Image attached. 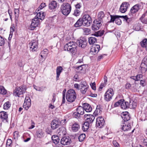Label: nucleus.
<instances>
[{
	"label": "nucleus",
	"mask_w": 147,
	"mask_h": 147,
	"mask_svg": "<svg viewBox=\"0 0 147 147\" xmlns=\"http://www.w3.org/2000/svg\"><path fill=\"white\" fill-rule=\"evenodd\" d=\"M77 44L75 42H70L66 44L64 46L65 51H67L71 53H74L76 51Z\"/></svg>",
	"instance_id": "nucleus-1"
},
{
	"label": "nucleus",
	"mask_w": 147,
	"mask_h": 147,
	"mask_svg": "<svg viewBox=\"0 0 147 147\" xmlns=\"http://www.w3.org/2000/svg\"><path fill=\"white\" fill-rule=\"evenodd\" d=\"M66 98L68 102H72L74 101L76 98V95L74 90L72 89L68 90L66 93Z\"/></svg>",
	"instance_id": "nucleus-2"
},
{
	"label": "nucleus",
	"mask_w": 147,
	"mask_h": 147,
	"mask_svg": "<svg viewBox=\"0 0 147 147\" xmlns=\"http://www.w3.org/2000/svg\"><path fill=\"white\" fill-rule=\"evenodd\" d=\"M26 90L25 86H20L16 87L14 90L13 94L16 96L19 97L20 95L23 94Z\"/></svg>",
	"instance_id": "nucleus-3"
},
{
	"label": "nucleus",
	"mask_w": 147,
	"mask_h": 147,
	"mask_svg": "<svg viewBox=\"0 0 147 147\" xmlns=\"http://www.w3.org/2000/svg\"><path fill=\"white\" fill-rule=\"evenodd\" d=\"M71 10V7L68 3H63L61 7V10L62 13L64 15L67 16L70 13Z\"/></svg>",
	"instance_id": "nucleus-4"
},
{
	"label": "nucleus",
	"mask_w": 147,
	"mask_h": 147,
	"mask_svg": "<svg viewBox=\"0 0 147 147\" xmlns=\"http://www.w3.org/2000/svg\"><path fill=\"white\" fill-rule=\"evenodd\" d=\"M84 24V26H89L91 24L92 20L91 17L88 14L83 15L81 18Z\"/></svg>",
	"instance_id": "nucleus-5"
},
{
	"label": "nucleus",
	"mask_w": 147,
	"mask_h": 147,
	"mask_svg": "<svg viewBox=\"0 0 147 147\" xmlns=\"http://www.w3.org/2000/svg\"><path fill=\"white\" fill-rule=\"evenodd\" d=\"M114 94V92L113 89H108L104 95L105 100L107 102L111 100L112 99Z\"/></svg>",
	"instance_id": "nucleus-6"
},
{
	"label": "nucleus",
	"mask_w": 147,
	"mask_h": 147,
	"mask_svg": "<svg viewBox=\"0 0 147 147\" xmlns=\"http://www.w3.org/2000/svg\"><path fill=\"white\" fill-rule=\"evenodd\" d=\"M40 21L36 16L32 20L31 24L29 28V29L31 30H34L35 28L40 24Z\"/></svg>",
	"instance_id": "nucleus-7"
},
{
	"label": "nucleus",
	"mask_w": 147,
	"mask_h": 147,
	"mask_svg": "<svg viewBox=\"0 0 147 147\" xmlns=\"http://www.w3.org/2000/svg\"><path fill=\"white\" fill-rule=\"evenodd\" d=\"M102 21L98 20H94L92 26V30L96 31L98 30L102 26Z\"/></svg>",
	"instance_id": "nucleus-8"
},
{
	"label": "nucleus",
	"mask_w": 147,
	"mask_h": 147,
	"mask_svg": "<svg viewBox=\"0 0 147 147\" xmlns=\"http://www.w3.org/2000/svg\"><path fill=\"white\" fill-rule=\"evenodd\" d=\"M140 70L142 73L145 72L147 70V57H145L142 60L141 64Z\"/></svg>",
	"instance_id": "nucleus-9"
},
{
	"label": "nucleus",
	"mask_w": 147,
	"mask_h": 147,
	"mask_svg": "<svg viewBox=\"0 0 147 147\" xmlns=\"http://www.w3.org/2000/svg\"><path fill=\"white\" fill-rule=\"evenodd\" d=\"M88 88V86L86 82L83 81L81 82L80 90L81 93L85 94Z\"/></svg>",
	"instance_id": "nucleus-10"
},
{
	"label": "nucleus",
	"mask_w": 147,
	"mask_h": 147,
	"mask_svg": "<svg viewBox=\"0 0 147 147\" xmlns=\"http://www.w3.org/2000/svg\"><path fill=\"white\" fill-rule=\"evenodd\" d=\"M30 50L32 52L37 50L38 47V41L35 40H32L30 43Z\"/></svg>",
	"instance_id": "nucleus-11"
},
{
	"label": "nucleus",
	"mask_w": 147,
	"mask_h": 147,
	"mask_svg": "<svg viewBox=\"0 0 147 147\" xmlns=\"http://www.w3.org/2000/svg\"><path fill=\"white\" fill-rule=\"evenodd\" d=\"M0 119L1 121L4 123H8V115L7 113L4 111L0 112Z\"/></svg>",
	"instance_id": "nucleus-12"
},
{
	"label": "nucleus",
	"mask_w": 147,
	"mask_h": 147,
	"mask_svg": "<svg viewBox=\"0 0 147 147\" xmlns=\"http://www.w3.org/2000/svg\"><path fill=\"white\" fill-rule=\"evenodd\" d=\"M76 43L77 45H78L79 47L84 48L87 45V41L86 39L82 38V39L77 40Z\"/></svg>",
	"instance_id": "nucleus-13"
},
{
	"label": "nucleus",
	"mask_w": 147,
	"mask_h": 147,
	"mask_svg": "<svg viewBox=\"0 0 147 147\" xmlns=\"http://www.w3.org/2000/svg\"><path fill=\"white\" fill-rule=\"evenodd\" d=\"M105 123L104 119L102 117H99L96 119V126L98 128H101L104 125Z\"/></svg>",
	"instance_id": "nucleus-14"
},
{
	"label": "nucleus",
	"mask_w": 147,
	"mask_h": 147,
	"mask_svg": "<svg viewBox=\"0 0 147 147\" xmlns=\"http://www.w3.org/2000/svg\"><path fill=\"white\" fill-rule=\"evenodd\" d=\"M61 123L60 120L57 119L53 120L52 121L51 124L52 128L54 129L58 128L59 126L60 125Z\"/></svg>",
	"instance_id": "nucleus-15"
},
{
	"label": "nucleus",
	"mask_w": 147,
	"mask_h": 147,
	"mask_svg": "<svg viewBox=\"0 0 147 147\" xmlns=\"http://www.w3.org/2000/svg\"><path fill=\"white\" fill-rule=\"evenodd\" d=\"M31 105V102L30 98L29 97H26L23 104V108L27 110L30 107Z\"/></svg>",
	"instance_id": "nucleus-16"
},
{
	"label": "nucleus",
	"mask_w": 147,
	"mask_h": 147,
	"mask_svg": "<svg viewBox=\"0 0 147 147\" xmlns=\"http://www.w3.org/2000/svg\"><path fill=\"white\" fill-rule=\"evenodd\" d=\"M121 125V129L124 131L129 130L131 128L130 124L127 123V122L123 121Z\"/></svg>",
	"instance_id": "nucleus-17"
},
{
	"label": "nucleus",
	"mask_w": 147,
	"mask_h": 147,
	"mask_svg": "<svg viewBox=\"0 0 147 147\" xmlns=\"http://www.w3.org/2000/svg\"><path fill=\"white\" fill-rule=\"evenodd\" d=\"M84 118L86 121L90 124H91L95 119L94 116L93 115L90 114H85L84 115Z\"/></svg>",
	"instance_id": "nucleus-18"
},
{
	"label": "nucleus",
	"mask_w": 147,
	"mask_h": 147,
	"mask_svg": "<svg viewBox=\"0 0 147 147\" xmlns=\"http://www.w3.org/2000/svg\"><path fill=\"white\" fill-rule=\"evenodd\" d=\"M111 19L110 21V22H114L116 20L117 18H122L124 19L126 21H128V20L129 19L127 18V16H117V15H110Z\"/></svg>",
	"instance_id": "nucleus-19"
},
{
	"label": "nucleus",
	"mask_w": 147,
	"mask_h": 147,
	"mask_svg": "<svg viewBox=\"0 0 147 147\" xmlns=\"http://www.w3.org/2000/svg\"><path fill=\"white\" fill-rule=\"evenodd\" d=\"M129 6V4L128 3L124 2L121 5L119 10L121 13H124L126 12Z\"/></svg>",
	"instance_id": "nucleus-20"
},
{
	"label": "nucleus",
	"mask_w": 147,
	"mask_h": 147,
	"mask_svg": "<svg viewBox=\"0 0 147 147\" xmlns=\"http://www.w3.org/2000/svg\"><path fill=\"white\" fill-rule=\"evenodd\" d=\"M100 47L99 45H96L92 46L90 49V52L94 55L97 54L99 51Z\"/></svg>",
	"instance_id": "nucleus-21"
},
{
	"label": "nucleus",
	"mask_w": 147,
	"mask_h": 147,
	"mask_svg": "<svg viewBox=\"0 0 147 147\" xmlns=\"http://www.w3.org/2000/svg\"><path fill=\"white\" fill-rule=\"evenodd\" d=\"M71 142L70 138L69 136H66L62 138L61 140V143L63 145H68Z\"/></svg>",
	"instance_id": "nucleus-22"
},
{
	"label": "nucleus",
	"mask_w": 147,
	"mask_h": 147,
	"mask_svg": "<svg viewBox=\"0 0 147 147\" xmlns=\"http://www.w3.org/2000/svg\"><path fill=\"white\" fill-rule=\"evenodd\" d=\"M141 5L139 4H137L135 5L131 8L130 12L132 14H135L138 12L140 9Z\"/></svg>",
	"instance_id": "nucleus-23"
},
{
	"label": "nucleus",
	"mask_w": 147,
	"mask_h": 147,
	"mask_svg": "<svg viewBox=\"0 0 147 147\" xmlns=\"http://www.w3.org/2000/svg\"><path fill=\"white\" fill-rule=\"evenodd\" d=\"M121 117L123 120L124 122H125L129 120L130 119V117L128 113L127 112H123L121 115Z\"/></svg>",
	"instance_id": "nucleus-24"
},
{
	"label": "nucleus",
	"mask_w": 147,
	"mask_h": 147,
	"mask_svg": "<svg viewBox=\"0 0 147 147\" xmlns=\"http://www.w3.org/2000/svg\"><path fill=\"white\" fill-rule=\"evenodd\" d=\"M84 110L87 112H91L92 110V108L90 105L86 103L83 105Z\"/></svg>",
	"instance_id": "nucleus-25"
},
{
	"label": "nucleus",
	"mask_w": 147,
	"mask_h": 147,
	"mask_svg": "<svg viewBox=\"0 0 147 147\" xmlns=\"http://www.w3.org/2000/svg\"><path fill=\"white\" fill-rule=\"evenodd\" d=\"M63 68L61 66H58L56 69V80H59V78L60 74L62 71Z\"/></svg>",
	"instance_id": "nucleus-26"
},
{
	"label": "nucleus",
	"mask_w": 147,
	"mask_h": 147,
	"mask_svg": "<svg viewBox=\"0 0 147 147\" xmlns=\"http://www.w3.org/2000/svg\"><path fill=\"white\" fill-rule=\"evenodd\" d=\"M121 107L123 109H126L129 108V103L128 102L124 101V100H122V102L121 104Z\"/></svg>",
	"instance_id": "nucleus-27"
},
{
	"label": "nucleus",
	"mask_w": 147,
	"mask_h": 147,
	"mask_svg": "<svg viewBox=\"0 0 147 147\" xmlns=\"http://www.w3.org/2000/svg\"><path fill=\"white\" fill-rule=\"evenodd\" d=\"M49 6L50 9H54L57 7V3L55 1H53L49 3Z\"/></svg>",
	"instance_id": "nucleus-28"
},
{
	"label": "nucleus",
	"mask_w": 147,
	"mask_h": 147,
	"mask_svg": "<svg viewBox=\"0 0 147 147\" xmlns=\"http://www.w3.org/2000/svg\"><path fill=\"white\" fill-rule=\"evenodd\" d=\"M35 16L36 17H38V19L40 20H43L45 17L44 12L42 11H40Z\"/></svg>",
	"instance_id": "nucleus-29"
},
{
	"label": "nucleus",
	"mask_w": 147,
	"mask_h": 147,
	"mask_svg": "<svg viewBox=\"0 0 147 147\" xmlns=\"http://www.w3.org/2000/svg\"><path fill=\"white\" fill-rule=\"evenodd\" d=\"M80 128L79 124L76 123L73 124L72 126L71 129L73 131L76 132L78 131Z\"/></svg>",
	"instance_id": "nucleus-30"
},
{
	"label": "nucleus",
	"mask_w": 147,
	"mask_h": 147,
	"mask_svg": "<svg viewBox=\"0 0 147 147\" xmlns=\"http://www.w3.org/2000/svg\"><path fill=\"white\" fill-rule=\"evenodd\" d=\"M52 139L53 142L55 144H57L59 141V139L58 136L53 135L52 137Z\"/></svg>",
	"instance_id": "nucleus-31"
},
{
	"label": "nucleus",
	"mask_w": 147,
	"mask_h": 147,
	"mask_svg": "<svg viewBox=\"0 0 147 147\" xmlns=\"http://www.w3.org/2000/svg\"><path fill=\"white\" fill-rule=\"evenodd\" d=\"M84 109L83 107L79 106L76 109V111L80 115H83L84 113Z\"/></svg>",
	"instance_id": "nucleus-32"
},
{
	"label": "nucleus",
	"mask_w": 147,
	"mask_h": 147,
	"mask_svg": "<svg viewBox=\"0 0 147 147\" xmlns=\"http://www.w3.org/2000/svg\"><path fill=\"white\" fill-rule=\"evenodd\" d=\"M82 25H84L83 23L81 18L79 19L74 25L76 27H78L82 26Z\"/></svg>",
	"instance_id": "nucleus-33"
},
{
	"label": "nucleus",
	"mask_w": 147,
	"mask_h": 147,
	"mask_svg": "<svg viewBox=\"0 0 147 147\" xmlns=\"http://www.w3.org/2000/svg\"><path fill=\"white\" fill-rule=\"evenodd\" d=\"M105 16V14L103 11H100L99 12L98 14V18L96 20L102 21V19Z\"/></svg>",
	"instance_id": "nucleus-34"
},
{
	"label": "nucleus",
	"mask_w": 147,
	"mask_h": 147,
	"mask_svg": "<svg viewBox=\"0 0 147 147\" xmlns=\"http://www.w3.org/2000/svg\"><path fill=\"white\" fill-rule=\"evenodd\" d=\"M88 42L90 45H92L96 42L97 39L96 38L91 37L89 38Z\"/></svg>",
	"instance_id": "nucleus-35"
},
{
	"label": "nucleus",
	"mask_w": 147,
	"mask_h": 147,
	"mask_svg": "<svg viewBox=\"0 0 147 147\" xmlns=\"http://www.w3.org/2000/svg\"><path fill=\"white\" fill-rule=\"evenodd\" d=\"M136 103L132 101H130L129 103V107L131 109L135 108L136 106Z\"/></svg>",
	"instance_id": "nucleus-36"
},
{
	"label": "nucleus",
	"mask_w": 147,
	"mask_h": 147,
	"mask_svg": "<svg viewBox=\"0 0 147 147\" xmlns=\"http://www.w3.org/2000/svg\"><path fill=\"white\" fill-rule=\"evenodd\" d=\"M65 129L63 127H61L59 128V130H58V134H59V135H61V133H62V134L64 135L65 134Z\"/></svg>",
	"instance_id": "nucleus-37"
},
{
	"label": "nucleus",
	"mask_w": 147,
	"mask_h": 147,
	"mask_svg": "<svg viewBox=\"0 0 147 147\" xmlns=\"http://www.w3.org/2000/svg\"><path fill=\"white\" fill-rule=\"evenodd\" d=\"M7 92V90L4 87L2 86H0V94H5Z\"/></svg>",
	"instance_id": "nucleus-38"
},
{
	"label": "nucleus",
	"mask_w": 147,
	"mask_h": 147,
	"mask_svg": "<svg viewBox=\"0 0 147 147\" xmlns=\"http://www.w3.org/2000/svg\"><path fill=\"white\" fill-rule=\"evenodd\" d=\"M11 104L9 101L5 102L3 105V108L4 109H8L10 107Z\"/></svg>",
	"instance_id": "nucleus-39"
},
{
	"label": "nucleus",
	"mask_w": 147,
	"mask_h": 147,
	"mask_svg": "<svg viewBox=\"0 0 147 147\" xmlns=\"http://www.w3.org/2000/svg\"><path fill=\"white\" fill-rule=\"evenodd\" d=\"M104 31H99L95 33L94 35L96 36H102L104 34Z\"/></svg>",
	"instance_id": "nucleus-40"
},
{
	"label": "nucleus",
	"mask_w": 147,
	"mask_h": 147,
	"mask_svg": "<svg viewBox=\"0 0 147 147\" xmlns=\"http://www.w3.org/2000/svg\"><path fill=\"white\" fill-rule=\"evenodd\" d=\"M43 134V133L41 129H39L36 132V135L38 137L40 138L42 137Z\"/></svg>",
	"instance_id": "nucleus-41"
},
{
	"label": "nucleus",
	"mask_w": 147,
	"mask_h": 147,
	"mask_svg": "<svg viewBox=\"0 0 147 147\" xmlns=\"http://www.w3.org/2000/svg\"><path fill=\"white\" fill-rule=\"evenodd\" d=\"M147 42V39L146 38L140 42L141 46L142 47H145Z\"/></svg>",
	"instance_id": "nucleus-42"
},
{
	"label": "nucleus",
	"mask_w": 147,
	"mask_h": 147,
	"mask_svg": "<svg viewBox=\"0 0 147 147\" xmlns=\"http://www.w3.org/2000/svg\"><path fill=\"white\" fill-rule=\"evenodd\" d=\"M86 135L84 134H82L80 135L79 137V140L80 141L82 142L83 141L84 138H85Z\"/></svg>",
	"instance_id": "nucleus-43"
},
{
	"label": "nucleus",
	"mask_w": 147,
	"mask_h": 147,
	"mask_svg": "<svg viewBox=\"0 0 147 147\" xmlns=\"http://www.w3.org/2000/svg\"><path fill=\"white\" fill-rule=\"evenodd\" d=\"M19 12V9H15L14 13L16 19H17L18 17Z\"/></svg>",
	"instance_id": "nucleus-44"
},
{
	"label": "nucleus",
	"mask_w": 147,
	"mask_h": 147,
	"mask_svg": "<svg viewBox=\"0 0 147 147\" xmlns=\"http://www.w3.org/2000/svg\"><path fill=\"white\" fill-rule=\"evenodd\" d=\"M5 43L4 38L0 35V46L3 45Z\"/></svg>",
	"instance_id": "nucleus-45"
},
{
	"label": "nucleus",
	"mask_w": 147,
	"mask_h": 147,
	"mask_svg": "<svg viewBox=\"0 0 147 147\" xmlns=\"http://www.w3.org/2000/svg\"><path fill=\"white\" fill-rule=\"evenodd\" d=\"M80 12V10L78 9H76L75 11L74 14L75 16H77L79 15Z\"/></svg>",
	"instance_id": "nucleus-46"
},
{
	"label": "nucleus",
	"mask_w": 147,
	"mask_h": 147,
	"mask_svg": "<svg viewBox=\"0 0 147 147\" xmlns=\"http://www.w3.org/2000/svg\"><path fill=\"white\" fill-rule=\"evenodd\" d=\"M19 132L17 131H16L13 133L14 138L15 140H17L19 136Z\"/></svg>",
	"instance_id": "nucleus-47"
},
{
	"label": "nucleus",
	"mask_w": 147,
	"mask_h": 147,
	"mask_svg": "<svg viewBox=\"0 0 147 147\" xmlns=\"http://www.w3.org/2000/svg\"><path fill=\"white\" fill-rule=\"evenodd\" d=\"M42 54L43 55H45L46 57L48 53V50L47 49H44L41 52Z\"/></svg>",
	"instance_id": "nucleus-48"
},
{
	"label": "nucleus",
	"mask_w": 147,
	"mask_h": 147,
	"mask_svg": "<svg viewBox=\"0 0 147 147\" xmlns=\"http://www.w3.org/2000/svg\"><path fill=\"white\" fill-rule=\"evenodd\" d=\"M102 112L101 109H96L94 112V113L95 114V115H100Z\"/></svg>",
	"instance_id": "nucleus-49"
},
{
	"label": "nucleus",
	"mask_w": 147,
	"mask_h": 147,
	"mask_svg": "<svg viewBox=\"0 0 147 147\" xmlns=\"http://www.w3.org/2000/svg\"><path fill=\"white\" fill-rule=\"evenodd\" d=\"M121 102H122V100H120L119 101L115 103L114 104V107H116L120 105H121Z\"/></svg>",
	"instance_id": "nucleus-50"
},
{
	"label": "nucleus",
	"mask_w": 147,
	"mask_h": 147,
	"mask_svg": "<svg viewBox=\"0 0 147 147\" xmlns=\"http://www.w3.org/2000/svg\"><path fill=\"white\" fill-rule=\"evenodd\" d=\"M80 115L78 113V112H74L73 113V117L76 118H78L79 117H80Z\"/></svg>",
	"instance_id": "nucleus-51"
},
{
	"label": "nucleus",
	"mask_w": 147,
	"mask_h": 147,
	"mask_svg": "<svg viewBox=\"0 0 147 147\" xmlns=\"http://www.w3.org/2000/svg\"><path fill=\"white\" fill-rule=\"evenodd\" d=\"M84 66V65H80L78 66L76 68V69H77L78 70H79V71H80L83 70V67Z\"/></svg>",
	"instance_id": "nucleus-52"
},
{
	"label": "nucleus",
	"mask_w": 147,
	"mask_h": 147,
	"mask_svg": "<svg viewBox=\"0 0 147 147\" xmlns=\"http://www.w3.org/2000/svg\"><path fill=\"white\" fill-rule=\"evenodd\" d=\"M12 143V141L11 139H8L7 142V147H9Z\"/></svg>",
	"instance_id": "nucleus-53"
},
{
	"label": "nucleus",
	"mask_w": 147,
	"mask_h": 147,
	"mask_svg": "<svg viewBox=\"0 0 147 147\" xmlns=\"http://www.w3.org/2000/svg\"><path fill=\"white\" fill-rule=\"evenodd\" d=\"M119 18H117L115 21V22L116 24L118 25H120L121 23V20Z\"/></svg>",
	"instance_id": "nucleus-54"
},
{
	"label": "nucleus",
	"mask_w": 147,
	"mask_h": 147,
	"mask_svg": "<svg viewBox=\"0 0 147 147\" xmlns=\"http://www.w3.org/2000/svg\"><path fill=\"white\" fill-rule=\"evenodd\" d=\"M90 84L92 89L94 90H95L96 89V84L95 82H94L93 83H92V84Z\"/></svg>",
	"instance_id": "nucleus-55"
},
{
	"label": "nucleus",
	"mask_w": 147,
	"mask_h": 147,
	"mask_svg": "<svg viewBox=\"0 0 147 147\" xmlns=\"http://www.w3.org/2000/svg\"><path fill=\"white\" fill-rule=\"evenodd\" d=\"M84 31L86 34H89L90 30L89 28H86L84 29Z\"/></svg>",
	"instance_id": "nucleus-56"
},
{
	"label": "nucleus",
	"mask_w": 147,
	"mask_h": 147,
	"mask_svg": "<svg viewBox=\"0 0 147 147\" xmlns=\"http://www.w3.org/2000/svg\"><path fill=\"white\" fill-rule=\"evenodd\" d=\"M143 77L142 75L141 74H139L136 76L137 80L138 81L140 80L141 78H142Z\"/></svg>",
	"instance_id": "nucleus-57"
},
{
	"label": "nucleus",
	"mask_w": 147,
	"mask_h": 147,
	"mask_svg": "<svg viewBox=\"0 0 147 147\" xmlns=\"http://www.w3.org/2000/svg\"><path fill=\"white\" fill-rule=\"evenodd\" d=\"M131 84L129 83H127L125 85V88L127 89H129L131 87Z\"/></svg>",
	"instance_id": "nucleus-58"
},
{
	"label": "nucleus",
	"mask_w": 147,
	"mask_h": 147,
	"mask_svg": "<svg viewBox=\"0 0 147 147\" xmlns=\"http://www.w3.org/2000/svg\"><path fill=\"white\" fill-rule=\"evenodd\" d=\"M113 143L114 146L115 147H119V144L115 141L113 142Z\"/></svg>",
	"instance_id": "nucleus-59"
},
{
	"label": "nucleus",
	"mask_w": 147,
	"mask_h": 147,
	"mask_svg": "<svg viewBox=\"0 0 147 147\" xmlns=\"http://www.w3.org/2000/svg\"><path fill=\"white\" fill-rule=\"evenodd\" d=\"M82 130L84 131H86L88 129L84 124L82 126Z\"/></svg>",
	"instance_id": "nucleus-60"
},
{
	"label": "nucleus",
	"mask_w": 147,
	"mask_h": 147,
	"mask_svg": "<svg viewBox=\"0 0 147 147\" xmlns=\"http://www.w3.org/2000/svg\"><path fill=\"white\" fill-rule=\"evenodd\" d=\"M18 65L20 67L22 66L23 64L22 63V61L21 60H19L18 63Z\"/></svg>",
	"instance_id": "nucleus-61"
},
{
	"label": "nucleus",
	"mask_w": 147,
	"mask_h": 147,
	"mask_svg": "<svg viewBox=\"0 0 147 147\" xmlns=\"http://www.w3.org/2000/svg\"><path fill=\"white\" fill-rule=\"evenodd\" d=\"M46 6L45 3H42L40 6H39V8L41 9H42L43 8L45 7Z\"/></svg>",
	"instance_id": "nucleus-62"
},
{
	"label": "nucleus",
	"mask_w": 147,
	"mask_h": 147,
	"mask_svg": "<svg viewBox=\"0 0 147 147\" xmlns=\"http://www.w3.org/2000/svg\"><path fill=\"white\" fill-rule=\"evenodd\" d=\"M141 20L143 23L147 24V19H141Z\"/></svg>",
	"instance_id": "nucleus-63"
},
{
	"label": "nucleus",
	"mask_w": 147,
	"mask_h": 147,
	"mask_svg": "<svg viewBox=\"0 0 147 147\" xmlns=\"http://www.w3.org/2000/svg\"><path fill=\"white\" fill-rule=\"evenodd\" d=\"M143 142L144 145L147 146V139H144Z\"/></svg>",
	"instance_id": "nucleus-64"
}]
</instances>
